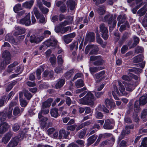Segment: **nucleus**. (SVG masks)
Segmentation results:
<instances>
[{"label": "nucleus", "instance_id": "f257e3e1", "mask_svg": "<svg viewBox=\"0 0 147 147\" xmlns=\"http://www.w3.org/2000/svg\"><path fill=\"white\" fill-rule=\"evenodd\" d=\"M118 84L119 86V90L121 94L119 92L117 87L115 85L113 86L114 89L112 91V94L115 99L116 100H119V98L118 96H121L122 95L125 96L126 95L125 91V88L123 85L122 84L121 81L119 80L118 81Z\"/></svg>", "mask_w": 147, "mask_h": 147}, {"label": "nucleus", "instance_id": "f03ea898", "mask_svg": "<svg viewBox=\"0 0 147 147\" xmlns=\"http://www.w3.org/2000/svg\"><path fill=\"white\" fill-rule=\"evenodd\" d=\"M94 100L93 95L88 92L84 97L79 100L78 102L83 105H91L93 104Z\"/></svg>", "mask_w": 147, "mask_h": 147}, {"label": "nucleus", "instance_id": "7ed1b4c3", "mask_svg": "<svg viewBox=\"0 0 147 147\" xmlns=\"http://www.w3.org/2000/svg\"><path fill=\"white\" fill-rule=\"evenodd\" d=\"M2 57L3 59L0 62V66L4 69L7 65L10 63L11 55L8 51L6 50L3 53Z\"/></svg>", "mask_w": 147, "mask_h": 147}, {"label": "nucleus", "instance_id": "20e7f679", "mask_svg": "<svg viewBox=\"0 0 147 147\" xmlns=\"http://www.w3.org/2000/svg\"><path fill=\"white\" fill-rule=\"evenodd\" d=\"M17 22L20 24L28 26L31 24L30 20V13H26V16L24 18L17 20Z\"/></svg>", "mask_w": 147, "mask_h": 147}, {"label": "nucleus", "instance_id": "39448f33", "mask_svg": "<svg viewBox=\"0 0 147 147\" xmlns=\"http://www.w3.org/2000/svg\"><path fill=\"white\" fill-rule=\"evenodd\" d=\"M146 96H143L140 98L139 103L138 101H136L135 102L134 107V110L136 112H139L140 109L139 107L140 105H143L147 102V94Z\"/></svg>", "mask_w": 147, "mask_h": 147}, {"label": "nucleus", "instance_id": "423d86ee", "mask_svg": "<svg viewBox=\"0 0 147 147\" xmlns=\"http://www.w3.org/2000/svg\"><path fill=\"white\" fill-rule=\"evenodd\" d=\"M90 61H94L93 64L95 66L102 65L105 63L104 60L100 56H91L90 57Z\"/></svg>", "mask_w": 147, "mask_h": 147}, {"label": "nucleus", "instance_id": "0eeeda50", "mask_svg": "<svg viewBox=\"0 0 147 147\" xmlns=\"http://www.w3.org/2000/svg\"><path fill=\"white\" fill-rule=\"evenodd\" d=\"M90 49L91 50V51L89 53L90 54H96L99 50L98 48L97 45H88L86 46L85 49V53L86 54H88Z\"/></svg>", "mask_w": 147, "mask_h": 147}, {"label": "nucleus", "instance_id": "6e6552de", "mask_svg": "<svg viewBox=\"0 0 147 147\" xmlns=\"http://www.w3.org/2000/svg\"><path fill=\"white\" fill-rule=\"evenodd\" d=\"M44 45L47 47L51 46L56 47L58 45V42L54 37H51L44 42Z\"/></svg>", "mask_w": 147, "mask_h": 147}, {"label": "nucleus", "instance_id": "1a4fd4ad", "mask_svg": "<svg viewBox=\"0 0 147 147\" xmlns=\"http://www.w3.org/2000/svg\"><path fill=\"white\" fill-rule=\"evenodd\" d=\"M100 32L102 33V37L105 40H107L108 36V30L104 24H101L100 25Z\"/></svg>", "mask_w": 147, "mask_h": 147}, {"label": "nucleus", "instance_id": "9d476101", "mask_svg": "<svg viewBox=\"0 0 147 147\" xmlns=\"http://www.w3.org/2000/svg\"><path fill=\"white\" fill-rule=\"evenodd\" d=\"M123 83L125 85L126 90L129 92L132 91L137 85L135 82H133L131 81L125 83Z\"/></svg>", "mask_w": 147, "mask_h": 147}, {"label": "nucleus", "instance_id": "9b49d317", "mask_svg": "<svg viewBox=\"0 0 147 147\" xmlns=\"http://www.w3.org/2000/svg\"><path fill=\"white\" fill-rule=\"evenodd\" d=\"M38 118L41 128H44L47 125L46 121L48 120V118L46 117H44L42 115L41 113H38Z\"/></svg>", "mask_w": 147, "mask_h": 147}, {"label": "nucleus", "instance_id": "f8f14e48", "mask_svg": "<svg viewBox=\"0 0 147 147\" xmlns=\"http://www.w3.org/2000/svg\"><path fill=\"white\" fill-rule=\"evenodd\" d=\"M114 125L113 120L112 119H107L105 120L103 127L105 129H111L113 128Z\"/></svg>", "mask_w": 147, "mask_h": 147}, {"label": "nucleus", "instance_id": "ddd939ff", "mask_svg": "<svg viewBox=\"0 0 147 147\" xmlns=\"http://www.w3.org/2000/svg\"><path fill=\"white\" fill-rule=\"evenodd\" d=\"M106 77L105 71L104 70L95 74L94 78L96 81H100L104 79Z\"/></svg>", "mask_w": 147, "mask_h": 147}, {"label": "nucleus", "instance_id": "4468645a", "mask_svg": "<svg viewBox=\"0 0 147 147\" xmlns=\"http://www.w3.org/2000/svg\"><path fill=\"white\" fill-rule=\"evenodd\" d=\"M131 126H126L125 128L122 130L121 135L119 137V140H121L125 136L129 134L130 133L129 129L131 128Z\"/></svg>", "mask_w": 147, "mask_h": 147}, {"label": "nucleus", "instance_id": "2eb2a0df", "mask_svg": "<svg viewBox=\"0 0 147 147\" xmlns=\"http://www.w3.org/2000/svg\"><path fill=\"white\" fill-rule=\"evenodd\" d=\"M76 36L75 33H72L65 35L63 36L64 42L66 44H68L72 40V38L75 37Z\"/></svg>", "mask_w": 147, "mask_h": 147}, {"label": "nucleus", "instance_id": "dca6fc26", "mask_svg": "<svg viewBox=\"0 0 147 147\" xmlns=\"http://www.w3.org/2000/svg\"><path fill=\"white\" fill-rule=\"evenodd\" d=\"M44 38L43 36L36 37L34 35H32L30 37V41L31 43H38L41 42Z\"/></svg>", "mask_w": 147, "mask_h": 147}, {"label": "nucleus", "instance_id": "f3484780", "mask_svg": "<svg viewBox=\"0 0 147 147\" xmlns=\"http://www.w3.org/2000/svg\"><path fill=\"white\" fill-rule=\"evenodd\" d=\"M105 102L107 107L109 109L113 108L115 106V104L113 100L111 98L106 99L105 101Z\"/></svg>", "mask_w": 147, "mask_h": 147}, {"label": "nucleus", "instance_id": "a211bd4d", "mask_svg": "<svg viewBox=\"0 0 147 147\" xmlns=\"http://www.w3.org/2000/svg\"><path fill=\"white\" fill-rule=\"evenodd\" d=\"M10 127L6 123L4 122L0 124V134H3Z\"/></svg>", "mask_w": 147, "mask_h": 147}, {"label": "nucleus", "instance_id": "6ab92c4d", "mask_svg": "<svg viewBox=\"0 0 147 147\" xmlns=\"http://www.w3.org/2000/svg\"><path fill=\"white\" fill-rule=\"evenodd\" d=\"M19 136L15 137L8 144L9 147H14L17 146L20 141Z\"/></svg>", "mask_w": 147, "mask_h": 147}, {"label": "nucleus", "instance_id": "aec40b11", "mask_svg": "<svg viewBox=\"0 0 147 147\" xmlns=\"http://www.w3.org/2000/svg\"><path fill=\"white\" fill-rule=\"evenodd\" d=\"M113 17V15L108 14L104 17L103 21L107 22L109 26L110 27L112 23Z\"/></svg>", "mask_w": 147, "mask_h": 147}, {"label": "nucleus", "instance_id": "412c9836", "mask_svg": "<svg viewBox=\"0 0 147 147\" xmlns=\"http://www.w3.org/2000/svg\"><path fill=\"white\" fill-rule=\"evenodd\" d=\"M114 138H112L110 140H106L102 142L100 144V146L103 147L106 145L111 146L114 144Z\"/></svg>", "mask_w": 147, "mask_h": 147}, {"label": "nucleus", "instance_id": "4be33fe9", "mask_svg": "<svg viewBox=\"0 0 147 147\" xmlns=\"http://www.w3.org/2000/svg\"><path fill=\"white\" fill-rule=\"evenodd\" d=\"M69 132L65 131L64 129L60 130L59 132V137L60 139L62 138L63 137L64 138H67Z\"/></svg>", "mask_w": 147, "mask_h": 147}, {"label": "nucleus", "instance_id": "5701e85b", "mask_svg": "<svg viewBox=\"0 0 147 147\" xmlns=\"http://www.w3.org/2000/svg\"><path fill=\"white\" fill-rule=\"evenodd\" d=\"M16 31L14 35L17 36L24 34L26 31L25 28L20 27H17L15 28Z\"/></svg>", "mask_w": 147, "mask_h": 147}, {"label": "nucleus", "instance_id": "b1692460", "mask_svg": "<svg viewBox=\"0 0 147 147\" xmlns=\"http://www.w3.org/2000/svg\"><path fill=\"white\" fill-rule=\"evenodd\" d=\"M105 69L104 67H92L89 68V70L91 74H93L94 73Z\"/></svg>", "mask_w": 147, "mask_h": 147}, {"label": "nucleus", "instance_id": "393cba45", "mask_svg": "<svg viewBox=\"0 0 147 147\" xmlns=\"http://www.w3.org/2000/svg\"><path fill=\"white\" fill-rule=\"evenodd\" d=\"M12 135L11 132H9L7 133L3 138L2 141L4 144H6L10 140Z\"/></svg>", "mask_w": 147, "mask_h": 147}, {"label": "nucleus", "instance_id": "a878e982", "mask_svg": "<svg viewBox=\"0 0 147 147\" xmlns=\"http://www.w3.org/2000/svg\"><path fill=\"white\" fill-rule=\"evenodd\" d=\"M94 39V33L89 32L86 35V40L91 42L93 41Z\"/></svg>", "mask_w": 147, "mask_h": 147}, {"label": "nucleus", "instance_id": "bb28decb", "mask_svg": "<svg viewBox=\"0 0 147 147\" xmlns=\"http://www.w3.org/2000/svg\"><path fill=\"white\" fill-rule=\"evenodd\" d=\"M23 109H20L18 107H16L13 110V115L15 116H18L20 115L23 111Z\"/></svg>", "mask_w": 147, "mask_h": 147}, {"label": "nucleus", "instance_id": "cd10ccee", "mask_svg": "<svg viewBox=\"0 0 147 147\" xmlns=\"http://www.w3.org/2000/svg\"><path fill=\"white\" fill-rule=\"evenodd\" d=\"M18 65V63L16 62H15L9 65L8 66L7 71L8 72H11L13 71L15 69L16 66Z\"/></svg>", "mask_w": 147, "mask_h": 147}, {"label": "nucleus", "instance_id": "c85d7f7f", "mask_svg": "<svg viewBox=\"0 0 147 147\" xmlns=\"http://www.w3.org/2000/svg\"><path fill=\"white\" fill-rule=\"evenodd\" d=\"M147 11V4L145 5L143 7L140 9L137 12V13L140 16H143Z\"/></svg>", "mask_w": 147, "mask_h": 147}, {"label": "nucleus", "instance_id": "c756f323", "mask_svg": "<svg viewBox=\"0 0 147 147\" xmlns=\"http://www.w3.org/2000/svg\"><path fill=\"white\" fill-rule=\"evenodd\" d=\"M65 80L64 79H59L55 85L56 88H60L62 87L65 84Z\"/></svg>", "mask_w": 147, "mask_h": 147}, {"label": "nucleus", "instance_id": "7c9ffc66", "mask_svg": "<svg viewBox=\"0 0 147 147\" xmlns=\"http://www.w3.org/2000/svg\"><path fill=\"white\" fill-rule=\"evenodd\" d=\"M23 96L22 92H20L19 93V97L20 104L22 107H25L27 104L28 102L22 97Z\"/></svg>", "mask_w": 147, "mask_h": 147}, {"label": "nucleus", "instance_id": "2f4dec72", "mask_svg": "<svg viewBox=\"0 0 147 147\" xmlns=\"http://www.w3.org/2000/svg\"><path fill=\"white\" fill-rule=\"evenodd\" d=\"M34 3V1L33 0L26 1L23 3V6L26 8L30 9L33 5Z\"/></svg>", "mask_w": 147, "mask_h": 147}, {"label": "nucleus", "instance_id": "473e14b6", "mask_svg": "<svg viewBox=\"0 0 147 147\" xmlns=\"http://www.w3.org/2000/svg\"><path fill=\"white\" fill-rule=\"evenodd\" d=\"M50 113L52 117L57 118L59 116L58 110L56 108L52 109L50 111Z\"/></svg>", "mask_w": 147, "mask_h": 147}, {"label": "nucleus", "instance_id": "72a5a7b5", "mask_svg": "<svg viewBox=\"0 0 147 147\" xmlns=\"http://www.w3.org/2000/svg\"><path fill=\"white\" fill-rule=\"evenodd\" d=\"M97 138V136L95 135L90 137L87 140L88 144L90 145L93 143L96 140Z\"/></svg>", "mask_w": 147, "mask_h": 147}, {"label": "nucleus", "instance_id": "f704fd0d", "mask_svg": "<svg viewBox=\"0 0 147 147\" xmlns=\"http://www.w3.org/2000/svg\"><path fill=\"white\" fill-rule=\"evenodd\" d=\"M38 4L39 8L43 13L45 14L48 12L49 10L48 9L45 7H44L41 3L38 2Z\"/></svg>", "mask_w": 147, "mask_h": 147}, {"label": "nucleus", "instance_id": "c9c22d12", "mask_svg": "<svg viewBox=\"0 0 147 147\" xmlns=\"http://www.w3.org/2000/svg\"><path fill=\"white\" fill-rule=\"evenodd\" d=\"M67 4L71 10H73L75 6V3L73 0H68L67 2Z\"/></svg>", "mask_w": 147, "mask_h": 147}, {"label": "nucleus", "instance_id": "e433bc0d", "mask_svg": "<svg viewBox=\"0 0 147 147\" xmlns=\"http://www.w3.org/2000/svg\"><path fill=\"white\" fill-rule=\"evenodd\" d=\"M44 69L42 67H40L37 69L36 71V75L38 80L40 79L41 78V74L42 72L44 71Z\"/></svg>", "mask_w": 147, "mask_h": 147}, {"label": "nucleus", "instance_id": "4c0bfd02", "mask_svg": "<svg viewBox=\"0 0 147 147\" xmlns=\"http://www.w3.org/2000/svg\"><path fill=\"white\" fill-rule=\"evenodd\" d=\"M143 55L142 54H140L134 57V61L135 63L141 62L143 60Z\"/></svg>", "mask_w": 147, "mask_h": 147}, {"label": "nucleus", "instance_id": "58836bf2", "mask_svg": "<svg viewBox=\"0 0 147 147\" xmlns=\"http://www.w3.org/2000/svg\"><path fill=\"white\" fill-rule=\"evenodd\" d=\"M111 135V134L107 133H105L103 134H100L99 135L96 142L97 143H98L102 138H105L106 137H108L110 136Z\"/></svg>", "mask_w": 147, "mask_h": 147}, {"label": "nucleus", "instance_id": "ea45409f", "mask_svg": "<svg viewBox=\"0 0 147 147\" xmlns=\"http://www.w3.org/2000/svg\"><path fill=\"white\" fill-rule=\"evenodd\" d=\"M91 121H87L86 122L82 123L76 129L77 131L80 129L85 126L89 125L91 124Z\"/></svg>", "mask_w": 147, "mask_h": 147}, {"label": "nucleus", "instance_id": "a19ab883", "mask_svg": "<svg viewBox=\"0 0 147 147\" xmlns=\"http://www.w3.org/2000/svg\"><path fill=\"white\" fill-rule=\"evenodd\" d=\"M96 10L100 15H103L105 11V7L104 6L100 7L97 9H96Z\"/></svg>", "mask_w": 147, "mask_h": 147}, {"label": "nucleus", "instance_id": "79ce46f5", "mask_svg": "<svg viewBox=\"0 0 147 147\" xmlns=\"http://www.w3.org/2000/svg\"><path fill=\"white\" fill-rule=\"evenodd\" d=\"M131 73H129L128 75H124L122 77V79L125 81L129 82L131 81L132 78L131 76H130Z\"/></svg>", "mask_w": 147, "mask_h": 147}, {"label": "nucleus", "instance_id": "37998d69", "mask_svg": "<svg viewBox=\"0 0 147 147\" xmlns=\"http://www.w3.org/2000/svg\"><path fill=\"white\" fill-rule=\"evenodd\" d=\"M76 86L78 88H80L84 86V82L81 79L78 80L76 82Z\"/></svg>", "mask_w": 147, "mask_h": 147}, {"label": "nucleus", "instance_id": "c03bdc74", "mask_svg": "<svg viewBox=\"0 0 147 147\" xmlns=\"http://www.w3.org/2000/svg\"><path fill=\"white\" fill-rule=\"evenodd\" d=\"M6 113L5 112H0V120L1 121H3L6 119L7 117Z\"/></svg>", "mask_w": 147, "mask_h": 147}, {"label": "nucleus", "instance_id": "a18cd8bd", "mask_svg": "<svg viewBox=\"0 0 147 147\" xmlns=\"http://www.w3.org/2000/svg\"><path fill=\"white\" fill-rule=\"evenodd\" d=\"M74 70H71L67 72H66L65 74V76L67 78H70L73 74L74 73Z\"/></svg>", "mask_w": 147, "mask_h": 147}, {"label": "nucleus", "instance_id": "49530a36", "mask_svg": "<svg viewBox=\"0 0 147 147\" xmlns=\"http://www.w3.org/2000/svg\"><path fill=\"white\" fill-rule=\"evenodd\" d=\"M69 20L68 21L65 20L62 23V25L63 26H65L67 25H69V24L71 23V21L73 19V18L72 17L69 16L68 17Z\"/></svg>", "mask_w": 147, "mask_h": 147}, {"label": "nucleus", "instance_id": "de8ad7c7", "mask_svg": "<svg viewBox=\"0 0 147 147\" xmlns=\"http://www.w3.org/2000/svg\"><path fill=\"white\" fill-rule=\"evenodd\" d=\"M18 103V97H15V99L13 100L10 103L9 107L11 108L13 106L16 105Z\"/></svg>", "mask_w": 147, "mask_h": 147}, {"label": "nucleus", "instance_id": "09e8293b", "mask_svg": "<svg viewBox=\"0 0 147 147\" xmlns=\"http://www.w3.org/2000/svg\"><path fill=\"white\" fill-rule=\"evenodd\" d=\"M33 12L34 13L36 18H38L39 15L40 14L39 12L38 8L36 7H34V8L32 13Z\"/></svg>", "mask_w": 147, "mask_h": 147}, {"label": "nucleus", "instance_id": "8fccbe9b", "mask_svg": "<svg viewBox=\"0 0 147 147\" xmlns=\"http://www.w3.org/2000/svg\"><path fill=\"white\" fill-rule=\"evenodd\" d=\"M16 83V81H13L9 84L7 88H6V90L7 92H9L12 88L14 86Z\"/></svg>", "mask_w": 147, "mask_h": 147}, {"label": "nucleus", "instance_id": "3c124183", "mask_svg": "<svg viewBox=\"0 0 147 147\" xmlns=\"http://www.w3.org/2000/svg\"><path fill=\"white\" fill-rule=\"evenodd\" d=\"M117 20L118 21L117 26L119 27L120 24L123 22L124 20L122 18V16L121 15H119L118 16Z\"/></svg>", "mask_w": 147, "mask_h": 147}, {"label": "nucleus", "instance_id": "603ef678", "mask_svg": "<svg viewBox=\"0 0 147 147\" xmlns=\"http://www.w3.org/2000/svg\"><path fill=\"white\" fill-rule=\"evenodd\" d=\"M13 10L15 12H17V11L22 9L21 5L18 3L16 5L13 7Z\"/></svg>", "mask_w": 147, "mask_h": 147}, {"label": "nucleus", "instance_id": "864d4df0", "mask_svg": "<svg viewBox=\"0 0 147 147\" xmlns=\"http://www.w3.org/2000/svg\"><path fill=\"white\" fill-rule=\"evenodd\" d=\"M5 39L9 41L10 42H15L12 36H11L10 37L9 34H7L6 35Z\"/></svg>", "mask_w": 147, "mask_h": 147}, {"label": "nucleus", "instance_id": "5fc2aeb1", "mask_svg": "<svg viewBox=\"0 0 147 147\" xmlns=\"http://www.w3.org/2000/svg\"><path fill=\"white\" fill-rule=\"evenodd\" d=\"M147 142V138L145 137L142 140L140 147H147L146 143Z\"/></svg>", "mask_w": 147, "mask_h": 147}, {"label": "nucleus", "instance_id": "6e6d98bb", "mask_svg": "<svg viewBox=\"0 0 147 147\" xmlns=\"http://www.w3.org/2000/svg\"><path fill=\"white\" fill-rule=\"evenodd\" d=\"M50 61L52 65H55L56 62V58L55 56L53 55L50 59Z\"/></svg>", "mask_w": 147, "mask_h": 147}, {"label": "nucleus", "instance_id": "4d7b16f0", "mask_svg": "<svg viewBox=\"0 0 147 147\" xmlns=\"http://www.w3.org/2000/svg\"><path fill=\"white\" fill-rule=\"evenodd\" d=\"M57 62L59 65H61L63 63V60L61 55H59L57 57Z\"/></svg>", "mask_w": 147, "mask_h": 147}, {"label": "nucleus", "instance_id": "13d9d810", "mask_svg": "<svg viewBox=\"0 0 147 147\" xmlns=\"http://www.w3.org/2000/svg\"><path fill=\"white\" fill-rule=\"evenodd\" d=\"M141 118H146L147 119V109L143 110L141 113Z\"/></svg>", "mask_w": 147, "mask_h": 147}, {"label": "nucleus", "instance_id": "bf43d9fd", "mask_svg": "<svg viewBox=\"0 0 147 147\" xmlns=\"http://www.w3.org/2000/svg\"><path fill=\"white\" fill-rule=\"evenodd\" d=\"M20 128L19 125L17 123H16L13 125L12 129L14 131H16L19 130Z\"/></svg>", "mask_w": 147, "mask_h": 147}, {"label": "nucleus", "instance_id": "052dcab7", "mask_svg": "<svg viewBox=\"0 0 147 147\" xmlns=\"http://www.w3.org/2000/svg\"><path fill=\"white\" fill-rule=\"evenodd\" d=\"M36 18L39 19V22L41 23L45 22V18L42 15L40 14L39 16V18Z\"/></svg>", "mask_w": 147, "mask_h": 147}, {"label": "nucleus", "instance_id": "680f3d73", "mask_svg": "<svg viewBox=\"0 0 147 147\" xmlns=\"http://www.w3.org/2000/svg\"><path fill=\"white\" fill-rule=\"evenodd\" d=\"M6 96H4L0 99V107H2L4 104L5 101Z\"/></svg>", "mask_w": 147, "mask_h": 147}, {"label": "nucleus", "instance_id": "e2e57ef3", "mask_svg": "<svg viewBox=\"0 0 147 147\" xmlns=\"http://www.w3.org/2000/svg\"><path fill=\"white\" fill-rule=\"evenodd\" d=\"M12 109L9 107V111L7 112H6L7 113V116L9 118H11L12 116Z\"/></svg>", "mask_w": 147, "mask_h": 147}, {"label": "nucleus", "instance_id": "0e129e2a", "mask_svg": "<svg viewBox=\"0 0 147 147\" xmlns=\"http://www.w3.org/2000/svg\"><path fill=\"white\" fill-rule=\"evenodd\" d=\"M130 76H131V77L132 78V80L131 81H132L133 82H136V84H137V80L138 79V77L136 75H133L131 73Z\"/></svg>", "mask_w": 147, "mask_h": 147}, {"label": "nucleus", "instance_id": "69168bd1", "mask_svg": "<svg viewBox=\"0 0 147 147\" xmlns=\"http://www.w3.org/2000/svg\"><path fill=\"white\" fill-rule=\"evenodd\" d=\"M24 96L28 99H30L32 96L31 94L28 91H25L24 92Z\"/></svg>", "mask_w": 147, "mask_h": 147}, {"label": "nucleus", "instance_id": "338daca9", "mask_svg": "<svg viewBox=\"0 0 147 147\" xmlns=\"http://www.w3.org/2000/svg\"><path fill=\"white\" fill-rule=\"evenodd\" d=\"M47 101H45L42 103V107L43 109L49 107H50V104L48 103Z\"/></svg>", "mask_w": 147, "mask_h": 147}, {"label": "nucleus", "instance_id": "774afa93", "mask_svg": "<svg viewBox=\"0 0 147 147\" xmlns=\"http://www.w3.org/2000/svg\"><path fill=\"white\" fill-rule=\"evenodd\" d=\"M120 147H126L127 146L126 142L124 140H122L120 142L118 143Z\"/></svg>", "mask_w": 147, "mask_h": 147}]
</instances>
